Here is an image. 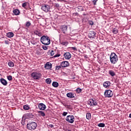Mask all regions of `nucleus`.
<instances>
[{
    "instance_id": "nucleus-1",
    "label": "nucleus",
    "mask_w": 131,
    "mask_h": 131,
    "mask_svg": "<svg viewBox=\"0 0 131 131\" xmlns=\"http://www.w3.org/2000/svg\"><path fill=\"white\" fill-rule=\"evenodd\" d=\"M110 59L112 64H116L118 61V56L114 52L111 53Z\"/></svg>"
},
{
    "instance_id": "nucleus-2",
    "label": "nucleus",
    "mask_w": 131,
    "mask_h": 131,
    "mask_svg": "<svg viewBox=\"0 0 131 131\" xmlns=\"http://www.w3.org/2000/svg\"><path fill=\"white\" fill-rule=\"evenodd\" d=\"M40 41L41 43L45 45V46H49V45L51 43V40L48 36H42L40 38Z\"/></svg>"
},
{
    "instance_id": "nucleus-3",
    "label": "nucleus",
    "mask_w": 131,
    "mask_h": 131,
    "mask_svg": "<svg viewBox=\"0 0 131 131\" xmlns=\"http://www.w3.org/2000/svg\"><path fill=\"white\" fill-rule=\"evenodd\" d=\"M37 126V124H36V123L34 122H30L27 124V127L28 129H30V130L35 129Z\"/></svg>"
},
{
    "instance_id": "nucleus-4",
    "label": "nucleus",
    "mask_w": 131,
    "mask_h": 131,
    "mask_svg": "<svg viewBox=\"0 0 131 131\" xmlns=\"http://www.w3.org/2000/svg\"><path fill=\"white\" fill-rule=\"evenodd\" d=\"M31 76L32 77V78H33V79H35V80H39L40 79V78H41V73L38 72H33L31 74Z\"/></svg>"
},
{
    "instance_id": "nucleus-5",
    "label": "nucleus",
    "mask_w": 131,
    "mask_h": 131,
    "mask_svg": "<svg viewBox=\"0 0 131 131\" xmlns=\"http://www.w3.org/2000/svg\"><path fill=\"white\" fill-rule=\"evenodd\" d=\"M104 95L107 98H111V97L113 96V92L110 90H106L104 92Z\"/></svg>"
},
{
    "instance_id": "nucleus-6",
    "label": "nucleus",
    "mask_w": 131,
    "mask_h": 131,
    "mask_svg": "<svg viewBox=\"0 0 131 131\" xmlns=\"http://www.w3.org/2000/svg\"><path fill=\"white\" fill-rule=\"evenodd\" d=\"M88 104L90 106H93V107H95V106H97V105H98V103H97V101H96V100L91 99L88 101Z\"/></svg>"
},
{
    "instance_id": "nucleus-7",
    "label": "nucleus",
    "mask_w": 131,
    "mask_h": 131,
    "mask_svg": "<svg viewBox=\"0 0 131 131\" xmlns=\"http://www.w3.org/2000/svg\"><path fill=\"white\" fill-rule=\"evenodd\" d=\"M66 120L70 123H73L74 122V116L73 115L67 116Z\"/></svg>"
},
{
    "instance_id": "nucleus-8",
    "label": "nucleus",
    "mask_w": 131,
    "mask_h": 131,
    "mask_svg": "<svg viewBox=\"0 0 131 131\" xmlns=\"http://www.w3.org/2000/svg\"><path fill=\"white\" fill-rule=\"evenodd\" d=\"M41 9L42 11L47 13L50 11V7L48 5H45L41 7Z\"/></svg>"
},
{
    "instance_id": "nucleus-9",
    "label": "nucleus",
    "mask_w": 131,
    "mask_h": 131,
    "mask_svg": "<svg viewBox=\"0 0 131 131\" xmlns=\"http://www.w3.org/2000/svg\"><path fill=\"white\" fill-rule=\"evenodd\" d=\"M38 108L39 109V110H46L47 106L45 105V104L40 103L38 104Z\"/></svg>"
},
{
    "instance_id": "nucleus-10",
    "label": "nucleus",
    "mask_w": 131,
    "mask_h": 131,
    "mask_svg": "<svg viewBox=\"0 0 131 131\" xmlns=\"http://www.w3.org/2000/svg\"><path fill=\"white\" fill-rule=\"evenodd\" d=\"M89 37L90 38H95L96 37V33L94 31H90L89 33Z\"/></svg>"
},
{
    "instance_id": "nucleus-11",
    "label": "nucleus",
    "mask_w": 131,
    "mask_h": 131,
    "mask_svg": "<svg viewBox=\"0 0 131 131\" xmlns=\"http://www.w3.org/2000/svg\"><path fill=\"white\" fill-rule=\"evenodd\" d=\"M60 31L62 33H63V34H65L66 32V26L63 25V26H61L60 27Z\"/></svg>"
},
{
    "instance_id": "nucleus-12",
    "label": "nucleus",
    "mask_w": 131,
    "mask_h": 131,
    "mask_svg": "<svg viewBox=\"0 0 131 131\" xmlns=\"http://www.w3.org/2000/svg\"><path fill=\"white\" fill-rule=\"evenodd\" d=\"M111 84V83H110V81H105L103 83V85L104 88H105V89H107V88H109Z\"/></svg>"
},
{
    "instance_id": "nucleus-13",
    "label": "nucleus",
    "mask_w": 131,
    "mask_h": 131,
    "mask_svg": "<svg viewBox=\"0 0 131 131\" xmlns=\"http://www.w3.org/2000/svg\"><path fill=\"white\" fill-rule=\"evenodd\" d=\"M0 81L3 85H7L8 84V81L3 78L0 79Z\"/></svg>"
},
{
    "instance_id": "nucleus-14",
    "label": "nucleus",
    "mask_w": 131,
    "mask_h": 131,
    "mask_svg": "<svg viewBox=\"0 0 131 131\" xmlns=\"http://www.w3.org/2000/svg\"><path fill=\"white\" fill-rule=\"evenodd\" d=\"M46 69H51L52 68V63L47 62L45 66Z\"/></svg>"
},
{
    "instance_id": "nucleus-15",
    "label": "nucleus",
    "mask_w": 131,
    "mask_h": 131,
    "mask_svg": "<svg viewBox=\"0 0 131 131\" xmlns=\"http://www.w3.org/2000/svg\"><path fill=\"white\" fill-rule=\"evenodd\" d=\"M67 96L68 98H75V96L74 95V94L72 93H69L67 94Z\"/></svg>"
},
{
    "instance_id": "nucleus-16",
    "label": "nucleus",
    "mask_w": 131,
    "mask_h": 131,
    "mask_svg": "<svg viewBox=\"0 0 131 131\" xmlns=\"http://www.w3.org/2000/svg\"><path fill=\"white\" fill-rule=\"evenodd\" d=\"M7 36L9 38H11V37H13V36H14V33L13 32H8L7 33Z\"/></svg>"
},
{
    "instance_id": "nucleus-17",
    "label": "nucleus",
    "mask_w": 131,
    "mask_h": 131,
    "mask_svg": "<svg viewBox=\"0 0 131 131\" xmlns=\"http://www.w3.org/2000/svg\"><path fill=\"white\" fill-rule=\"evenodd\" d=\"M8 65L9 67H14V66H15V63L12 61H9L8 62Z\"/></svg>"
},
{
    "instance_id": "nucleus-18",
    "label": "nucleus",
    "mask_w": 131,
    "mask_h": 131,
    "mask_svg": "<svg viewBox=\"0 0 131 131\" xmlns=\"http://www.w3.org/2000/svg\"><path fill=\"white\" fill-rule=\"evenodd\" d=\"M38 113H39V115H40V116H42V117H45V116H46V114L45 112L41 111H38Z\"/></svg>"
},
{
    "instance_id": "nucleus-19",
    "label": "nucleus",
    "mask_w": 131,
    "mask_h": 131,
    "mask_svg": "<svg viewBox=\"0 0 131 131\" xmlns=\"http://www.w3.org/2000/svg\"><path fill=\"white\" fill-rule=\"evenodd\" d=\"M71 58V54L69 52L66 53V59L67 60H69V59Z\"/></svg>"
},
{
    "instance_id": "nucleus-20",
    "label": "nucleus",
    "mask_w": 131,
    "mask_h": 131,
    "mask_svg": "<svg viewBox=\"0 0 131 131\" xmlns=\"http://www.w3.org/2000/svg\"><path fill=\"white\" fill-rule=\"evenodd\" d=\"M13 13L14 14V15L18 16V15H19V14H20V11H19V10H18V9L14 10Z\"/></svg>"
},
{
    "instance_id": "nucleus-21",
    "label": "nucleus",
    "mask_w": 131,
    "mask_h": 131,
    "mask_svg": "<svg viewBox=\"0 0 131 131\" xmlns=\"http://www.w3.org/2000/svg\"><path fill=\"white\" fill-rule=\"evenodd\" d=\"M52 85L54 86V88H58L59 86V83L56 81H54L52 83Z\"/></svg>"
},
{
    "instance_id": "nucleus-22",
    "label": "nucleus",
    "mask_w": 131,
    "mask_h": 131,
    "mask_svg": "<svg viewBox=\"0 0 131 131\" xmlns=\"http://www.w3.org/2000/svg\"><path fill=\"white\" fill-rule=\"evenodd\" d=\"M23 109H24V110H25V111L29 110V109H30V107L29 106V105H28L27 104L23 106Z\"/></svg>"
},
{
    "instance_id": "nucleus-23",
    "label": "nucleus",
    "mask_w": 131,
    "mask_h": 131,
    "mask_svg": "<svg viewBox=\"0 0 131 131\" xmlns=\"http://www.w3.org/2000/svg\"><path fill=\"white\" fill-rule=\"evenodd\" d=\"M108 73L111 76H115V72L112 70L108 71Z\"/></svg>"
},
{
    "instance_id": "nucleus-24",
    "label": "nucleus",
    "mask_w": 131,
    "mask_h": 131,
    "mask_svg": "<svg viewBox=\"0 0 131 131\" xmlns=\"http://www.w3.org/2000/svg\"><path fill=\"white\" fill-rule=\"evenodd\" d=\"M86 119H88L89 120H90V119H91L92 118V116L91 115V113H88L86 114Z\"/></svg>"
},
{
    "instance_id": "nucleus-25",
    "label": "nucleus",
    "mask_w": 131,
    "mask_h": 131,
    "mask_svg": "<svg viewBox=\"0 0 131 131\" xmlns=\"http://www.w3.org/2000/svg\"><path fill=\"white\" fill-rule=\"evenodd\" d=\"M66 61H62L61 64H60V66L61 67H62V68H66Z\"/></svg>"
},
{
    "instance_id": "nucleus-26",
    "label": "nucleus",
    "mask_w": 131,
    "mask_h": 131,
    "mask_svg": "<svg viewBox=\"0 0 131 131\" xmlns=\"http://www.w3.org/2000/svg\"><path fill=\"white\" fill-rule=\"evenodd\" d=\"M112 32L114 34H117L118 33V30L117 28H114L112 30Z\"/></svg>"
},
{
    "instance_id": "nucleus-27",
    "label": "nucleus",
    "mask_w": 131,
    "mask_h": 131,
    "mask_svg": "<svg viewBox=\"0 0 131 131\" xmlns=\"http://www.w3.org/2000/svg\"><path fill=\"white\" fill-rule=\"evenodd\" d=\"M46 82L48 84H51V83L52 82V80L51 79V78L46 79Z\"/></svg>"
},
{
    "instance_id": "nucleus-28",
    "label": "nucleus",
    "mask_w": 131,
    "mask_h": 131,
    "mask_svg": "<svg viewBox=\"0 0 131 131\" xmlns=\"http://www.w3.org/2000/svg\"><path fill=\"white\" fill-rule=\"evenodd\" d=\"M82 92V89L78 88L76 90V92L77 94H80Z\"/></svg>"
},
{
    "instance_id": "nucleus-29",
    "label": "nucleus",
    "mask_w": 131,
    "mask_h": 131,
    "mask_svg": "<svg viewBox=\"0 0 131 131\" xmlns=\"http://www.w3.org/2000/svg\"><path fill=\"white\" fill-rule=\"evenodd\" d=\"M27 116L28 118H33V117H34V115L31 113L27 114Z\"/></svg>"
},
{
    "instance_id": "nucleus-30",
    "label": "nucleus",
    "mask_w": 131,
    "mask_h": 131,
    "mask_svg": "<svg viewBox=\"0 0 131 131\" xmlns=\"http://www.w3.org/2000/svg\"><path fill=\"white\" fill-rule=\"evenodd\" d=\"M99 127H105V124L104 123H100L98 124Z\"/></svg>"
},
{
    "instance_id": "nucleus-31",
    "label": "nucleus",
    "mask_w": 131,
    "mask_h": 131,
    "mask_svg": "<svg viewBox=\"0 0 131 131\" xmlns=\"http://www.w3.org/2000/svg\"><path fill=\"white\" fill-rule=\"evenodd\" d=\"M31 25V23L30 21H27L26 23V27H27V28H29V27Z\"/></svg>"
},
{
    "instance_id": "nucleus-32",
    "label": "nucleus",
    "mask_w": 131,
    "mask_h": 131,
    "mask_svg": "<svg viewBox=\"0 0 131 131\" xmlns=\"http://www.w3.org/2000/svg\"><path fill=\"white\" fill-rule=\"evenodd\" d=\"M7 79L9 81L13 80V77L12 76H7Z\"/></svg>"
},
{
    "instance_id": "nucleus-33",
    "label": "nucleus",
    "mask_w": 131,
    "mask_h": 131,
    "mask_svg": "<svg viewBox=\"0 0 131 131\" xmlns=\"http://www.w3.org/2000/svg\"><path fill=\"white\" fill-rule=\"evenodd\" d=\"M88 24H89V25L93 26V25H94V21H92V20H89L88 21Z\"/></svg>"
},
{
    "instance_id": "nucleus-34",
    "label": "nucleus",
    "mask_w": 131,
    "mask_h": 131,
    "mask_svg": "<svg viewBox=\"0 0 131 131\" xmlns=\"http://www.w3.org/2000/svg\"><path fill=\"white\" fill-rule=\"evenodd\" d=\"M66 108L67 109H69L70 110H71V109L72 108V106H71V105H67Z\"/></svg>"
},
{
    "instance_id": "nucleus-35",
    "label": "nucleus",
    "mask_w": 131,
    "mask_h": 131,
    "mask_svg": "<svg viewBox=\"0 0 131 131\" xmlns=\"http://www.w3.org/2000/svg\"><path fill=\"white\" fill-rule=\"evenodd\" d=\"M50 55L51 56H54V55H55V51H54V50H51L50 52Z\"/></svg>"
},
{
    "instance_id": "nucleus-36",
    "label": "nucleus",
    "mask_w": 131,
    "mask_h": 131,
    "mask_svg": "<svg viewBox=\"0 0 131 131\" xmlns=\"http://www.w3.org/2000/svg\"><path fill=\"white\" fill-rule=\"evenodd\" d=\"M42 49L45 51H47V50H48V47H47L46 46H42Z\"/></svg>"
},
{
    "instance_id": "nucleus-37",
    "label": "nucleus",
    "mask_w": 131,
    "mask_h": 131,
    "mask_svg": "<svg viewBox=\"0 0 131 131\" xmlns=\"http://www.w3.org/2000/svg\"><path fill=\"white\" fill-rule=\"evenodd\" d=\"M26 6H27V3H24L22 4V7L23 8H25V7H26Z\"/></svg>"
},
{
    "instance_id": "nucleus-38",
    "label": "nucleus",
    "mask_w": 131,
    "mask_h": 131,
    "mask_svg": "<svg viewBox=\"0 0 131 131\" xmlns=\"http://www.w3.org/2000/svg\"><path fill=\"white\" fill-rule=\"evenodd\" d=\"M54 7H55V8H59V7H60V5L58 3H55L54 4Z\"/></svg>"
},
{
    "instance_id": "nucleus-39",
    "label": "nucleus",
    "mask_w": 131,
    "mask_h": 131,
    "mask_svg": "<svg viewBox=\"0 0 131 131\" xmlns=\"http://www.w3.org/2000/svg\"><path fill=\"white\" fill-rule=\"evenodd\" d=\"M34 34H36V35H39V34H40V33H39V32H38L37 31H35L34 32Z\"/></svg>"
},
{
    "instance_id": "nucleus-40",
    "label": "nucleus",
    "mask_w": 131,
    "mask_h": 131,
    "mask_svg": "<svg viewBox=\"0 0 131 131\" xmlns=\"http://www.w3.org/2000/svg\"><path fill=\"white\" fill-rule=\"evenodd\" d=\"M92 2L93 3L94 5L96 6V5H97V2H98V0H94Z\"/></svg>"
},
{
    "instance_id": "nucleus-41",
    "label": "nucleus",
    "mask_w": 131,
    "mask_h": 131,
    "mask_svg": "<svg viewBox=\"0 0 131 131\" xmlns=\"http://www.w3.org/2000/svg\"><path fill=\"white\" fill-rule=\"evenodd\" d=\"M61 66H57L56 67V70H59L60 69H61Z\"/></svg>"
},
{
    "instance_id": "nucleus-42",
    "label": "nucleus",
    "mask_w": 131,
    "mask_h": 131,
    "mask_svg": "<svg viewBox=\"0 0 131 131\" xmlns=\"http://www.w3.org/2000/svg\"><path fill=\"white\" fill-rule=\"evenodd\" d=\"M71 49H72V50L73 51H77V49H76V47H71Z\"/></svg>"
},
{
    "instance_id": "nucleus-43",
    "label": "nucleus",
    "mask_w": 131,
    "mask_h": 131,
    "mask_svg": "<svg viewBox=\"0 0 131 131\" xmlns=\"http://www.w3.org/2000/svg\"><path fill=\"white\" fill-rule=\"evenodd\" d=\"M70 63H69V62L68 61H66V67H68L69 66H70Z\"/></svg>"
},
{
    "instance_id": "nucleus-44",
    "label": "nucleus",
    "mask_w": 131,
    "mask_h": 131,
    "mask_svg": "<svg viewBox=\"0 0 131 131\" xmlns=\"http://www.w3.org/2000/svg\"><path fill=\"white\" fill-rule=\"evenodd\" d=\"M60 54H56L54 56V58H57V57H60Z\"/></svg>"
},
{
    "instance_id": "nucleus-45",
    "label": "nucleus",
    "mask_w": 131,
    "mask_h": 131,
    "mask_svg": "<svg viewBox=\"0 0 131 131\" xmlns=\"http://www.w3.org/2000/svg\"><path fill=\"white\" fill-rule=\"evenodd\" d=\"M9 40H5V43L6 44V45H9Z\"/></svg>"
},
{
    "instance_id": "nucleus-46",
    "label": "nucleus",
    "mask_w": 131,
    "mask_h": 131,
    "mask_svg": "<svg viewBox=\"0 0 131 131\" xmlns=\"http://www.w3.org/2000/svg\"><path fill=\"white\" fill-rule=\"evenodd\" d=\"M63 116H66V112H64L63 114Z\"/></svg>"
},
{
    "instance_id": "nucleus-47",
    "label": "nucleus",
    "mask_w": 131,
    "mask_h": 131,
    "mask_svg": "<svg viewBox=\"0 0 131 131\" xmlns=\"http://www.w3.org/2000/svg\"><path fill=\"white\" fill-rule=\"evenodd\" d=\"M69 72V74H70V73L71 72V71L70 70H68V71Z\"/></svg>"
},
{
    "instance_id": "nucleus-48",
    "label": "nucleus",
    "mask_w": 131,
    "mask_h": 131,
    "mask_svg": "<svg viewBox=\"0 0 131 131\" xmlns=\"http://www.w3.org/2000/svg\"><path fill=\"white\" fill-rule=\"evenodd\" d=\"M66 53H64V58H65V59H66Z\"/></svg>"
},
{
    "instance_id": "nucleus-49",
    "label": "nucleus",
    "mask_w": 131,
    "mask_h": 131,
    "mask_svg": "<svg viewBox=\"0 0 131 131\" xmlns=\"http://www.w3.org/2000/svg\"><path fill=\"white\" fill-rule=\"evenodd\" d=\"M50 127H54V125L51 124L50 125Z\"/></svg>"
},
{
    "instance_id": "nucleus-50",
    "label": "nucleus",
    "mask_w": 131,
    "mask_h": 131,
    "mask_svg": "<svg viewBox=\"0 0 131 131\" xmlns=\"http://www.w3.org/2000/svg\"><path fill=\"white\" fill-rule=\"evenodd\" d=\"M68 113H67H67H66V115H67V114H68Z\"/></svg>"
}]
</instances>
